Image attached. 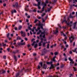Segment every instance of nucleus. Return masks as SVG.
I'll use <instances>...</instances> for the list:
<instances>
[{"instance_id": "nucleus-1", "label": "nucleus", "mask_w": 77, "mask_h": 77, "mask_svg": "<svg viewBox=\"0 0 77 77\" xmlns=\"http://www.w3.org/2000/svg\"><path fill=\"white\" fill-rule=\"evenodd\" d=\"M74 18V17L71 15V13L69 15V17L67 18V21H66V20H65L63 21V22L65 21V23H67V24L68 26H72L71 23H72V22L71 21L69 23H67V22H69V18Z\"/></svg>"}, {"instance_id": "nucleus-2", "label": "nucleus", "mask_w": 77, "mask_h": 77, "mask_svg": "<svg viewBox=\"0 0 77 77\" xmlns=\"http://www.w3.org/2000/svg\"><path fill=\"white\" fill-rule=\"evenodd\" d=\"M45 34H47L45 33V32H42L41 34L40 35V37L41 38L40 39L41 40V42L38 43L39 46H41L42 45V40H43V38L45 37Z\"/></svg>"}, {"instance_id": "nucleus-3", "label": "nucleus", "mask_w": 77, "mask_h": 77, "mask_svg": "<svg viewBox=\"0 0 77 77\" xmlns=\"http://www.w3.org/2000/svg\"><path fill=\"white\" fill-rule=\"evenodd\" d=\"M34 29H35L36 32H38L39 30H40V27H38L37 28V29H36V27H33V29L31 30L32 32H33V34H34V35H35V34H36V32H34Z\"/></svg>"}, {"instance_id": "nucleus-4", "label": "nucleus", "mask_w": 77, "mask_h": 77, "mask_svg": "<svg viewBox=\"0 0 77 77\" xmlns=\"http://www.w3.org/2000/svg\"><path fill=\"white\" fill-rule=\"evenodd\" d=\"M74 36L73 35H72L70 37H69V40L70 42H72L73 40H74Z\"/></svg>"}, {"instance_id": "nucleus-5", "label": "nucleus", "mask_w": 77, "mask_h": 77, "mask_svg": "<svg viewBox=\"0 0 77 77\" xmlns=\"http://www.w3.org/2000/svg\"><path fill=\"white\" fill-rule=\"evenodd\" d=\"M36 26H39L40 27V28L42 29H43V27L42 26H43V24H41L40 23H38V24H36Z\"/></svg>"}, {"instance_id": "nucleus-6", "label": "nucleus", "mask_w": 77, "mask_h": 77, "mask_svg": "<svg viewBox=\"0 0 77 77\" xmlns=\"http://www.w3.org/2000/svg\"><path fill=\"white\" fill-rule=\"evenodd\" d=\"M47 52V50L45 49V48H44L43 51L42 52V56H43L44 54H45V53Z\"/></svg>"}, {"instance_id": "nucleus-7", "label": "nucleus", "mask_w": 77, "mask_h": 77, "mask_svg": "<svg viewBox=\"0 0 77 77\" xmlns=\"http://www.w3.org/2000/svg\"><path fill=\"white\" fill-rule=\"evenodd\" d=\"M40 5H41V2H38V4L37 5V6L38 7V9H41V7L39 6H40Z\"/></svg>"}, {"instance_id": "nucleus-8", "label": "nucleus", "mask_w": 77, "mask_h": 77, "mask_svg": "<svg viewBox=\"0 0 77 77\" xmlns=\"http://www.w3.org/2000/svg\"><path fill=\"white\" fill-rule=\"evenodd\" d=\"M44 6L43 7L41 11L42 12H44V8H45V6H46V4L45 3L44 4Z\"/></svg>"}, {"instance_id": "nucleus-9", "label": "nucleus", "mask_w": 77, "mask_h": 77, "mask_svg": "<svg viewBox=\"0 0 77 77\" xmlns=\"http://www.w3.org/2000/svg\"><path fill=\"white\" fill-rule=\"evenodd\" d=\"M69 60L70 61V62H72V63H74V62L73 61V60L71 59V57L69 58Z\"/></svg>"}, {"instance_id": "nucleus-10", "label": "nucleus", "mask_w": 77, "mask_h": 77, "mask_svg": "<svg viewBox=\"0 0 77 77\" xmlns=\"http://www.w3.org/2000/svg\"><path fill=\"white\" fill-rule=\"evenodd\" d=\"M23 71L21 70L20 72H19V73H17L16 75V77H18L19 75H20V72H21Z\"/></svg>"}, {"instance_id": "nucleus-11", "label": "nucleus", "mask_w": 77, "mask_h": 77, "mask_svg": "<svg viewBox=\"0 0 77 77\" xmlns=\"http://www.w3.org/2000/svg\"><path fill=\"white\" fill-rule=\"evenodd\" d=\"M47 42H42V45H43V47H45V44H47Z\"/></svg>"}, {"instance_id": "nucleus-12", "label": "nucleus", "mask_w": 77, "mask_h": 77, "mask_svg": "<svg viewBox=\"0 0 77 77\" xmlns=\"http://www.w3.org/2000/svg\"><path fill=\"white\" fill-rule=\"evenodd\" d=\"M76 24H77V22H75L74 23V25L73 27V29H75V26H76Z\"/></svg>"}, {"instance_id": "nucleus-13", "label": "nucleus", "mask_w": 77, "mask_h": 77, "mask_svg": "<svg viewBox=\"0 0 77 77\" xmlns=\"http://www.w3.org/2000/svg\"><path fill=\"white\" fill-rule=\"evenodd\" d=\"M18 6V3L17 2L16 3L15 5H13V6L14 7H17V6Z\"/></svg>"}, {"instance_id": "nucleus-14", "label": "nucleus", "mask_w": 77, "mask_h": 77, "mask_svg": "<svg viewBox=\"0 0 77 77\" xmlns=\"http://www.w3.org/2000/svg\"><path fill=\"white\" fill-rule=\"evenodd\" d=\"M7 37L9 38V40H10L11 39V38L9 37V33H8V34H7Z\"/></svg>"}, {"instance_id": "nucleus-15", "label": "nucleus", "mask_w": 77, "mask_h": 77, "mask_svg": "<svg viewBox=\"0 0 77 77\" xmlns=\"http://www.w3.org/2000/svg\"><path fill=\"white\" fill-rule=\"evenodd\" d=\"M28 6H27L25 8V10L26 11H28L29 10L28 9Z\"/></svg>"}, {"instance_id": "nucleus-16", "label": "nucleus", "mask_w": 77, "mask_h": 77, "mask_svg": "<svg viewBox=\"0 0 77 77\" xmlns=\"http://www.w3.org/2000/svg\"><path fill=\"white\" fill-rule=\"evenodd\" d=\"M21 40V37H20L18 36H17V40Z\"/></svg>"}, {"instance_id": "nucleus-17", "label": "nucleus", "mask_w": 77, "mask_h": 77, "mask_svg": "<svg viewBox=\"0 0 77 77\" xmlns=\"http://www.w3.org/2000/svg\"><path fill=\"white\" fill-rule=\"evenodd\" d=\"M56 56H54V57L53 58H52V60H53V61L54 62H55V61H56L55 60V58H56Z\"/></svg>"}, {"instance_id": "nucleus-18", "label": "nucleus", "mask_w": 77, "mask_h": 77, "mask_svg": "<svg viewBox=\"0 0 77 77\" xmlns=\"http://www.w3.org/2000/svg\"><path fill=\"white\" fill-rule=\"evenodd\" d=\"M41 32V30H39L38 32H37V35H39V34H40Z\"/></svg>"}, {"instance_id": "nucleus-19", "label": "nucleus", "mask_w": 77, "mask_h": 77, "mask_svg": "<svg viewBox=\"0 0 77 77\" xmlns=\"http://www.w3.org/2000/svg\"><path fill=\"white\" fill-rule=\"evenodd\" d=\"M53 62L52 61H51L50 62H47V64H48V65H49V64H51Z\"/></svg>"}, {"instance_id": "nucleus-20", "label": "nucleus", "mask_w": 77, "mask_h": 77, "mask_svg": "<svg viewBox=\"0 0 77 77\" xmlns=\"http://www.w3.org/2000/svg\"><path fill=\"white\" fill-rule=\"evenodd\" d=\"M69 63L70 66H72L73 65V64H74V63H72V62H70Z\"/></svg>"}, {"instance_id": "nucleus-21", "label": "nucleus", "mask_w": 77, "mask_h": 77, "mask_svg": "<svg viewBox=\"0 0 77 77\" xmlns=\"http://www.w3.org/2000/svg\"><path fill=\"white\" fill-rule=\"evenodd\" d=\"M58 33V31H57V29H56V30L55 31V32H54L55 34H56Z\"/></svg>"}, {"instance_id": "nucleus-22", "label": "nucleus", "mask_w": 77, "mask_h": 77, "mask_svg": "<svg viewBox=\"0 0 77 77\" xmlns=\"http://www.w3.org/2000/svg\"><path fill=\"white\" fill-rule=\"evenodd\" d=\"M51 67H50L49 68V69H51V68H53V67H54V66H53V64H51Z\"/></svg>"}, {"instance_id": "nucleus-23", "label": "nucleus", "mask_w": 77, "mask_h": 77, "mask_svg": "<svg viewBox=\"0 0 77 77\" xmlns=\"http://www.w3.org/2000/svg\"><path fill=\"white\" fill-rule=\"evenodd\" d=\"M22 28V26H19L18 27V29L19 30H20Z\"/></svg>"}, {"instance_id": "nucleus-24", "label": "nucleus", "mask_w": 77, "mask_h": 77, "mask_svg": "<svg viewBox=\"0 0 77 77\" xmlns=\"http://www.w3.org/2000/svg\"><path fill=\"white\" fill-rule=\"evenodd\" d=\"M43 68L44 69H46L47 68V65L45 64H44Z\"/></svg>"}, {"instance_id": "nucleus-25", "label": "nucleus", "mask_w": 77, "mask_h": 77, "mask_svg": "<svg viewBox=\"0 0 77 77\" xmlns=\"http://www.w3.org/2000/svg\"><path fill=\"white\" fill-rule=\"evenodd\" d=\"M45 15V13H43L42 14H41L42 17H43Z\"/></svg>"}, {"instance_id": "nucleus-26", "label": "nucleus", "mask_w": 77, "mask_h": 77, "mask_svg": "<svg viewBox=\"0 0 77 77\" xmlns=\"http://www.w3.org/2000/svg\"><path fill=\"white\" fill-rule=\"evenodd\" d=\"M22 36L23 37H25L26 36V34L24 32L23 34H22Z\"/></svg>"}, {"instance_id": "nucleus-27", "label": "nucleus", "mask_w": 77, "mask_h": 77, "mask_svg": "<svg viewBox=\"0 0 77 77\" xmlns=\"http://www.w3.org/2000/svg\"><path fill=\"white\" fill-rule=\"evenodd\" d=\"M58 54V52H54V54L55 55V56H57V54Z\"/></svg>"}, {"instance_id": "nucleus-28", "label": "nucleus", "mask_w": 77, "mask_h": 77, "mask_svg": "<svg viewBox=\"0 0 77 77\" xmlns=\"http://www.w3.org/2000/svg\"><path fill=\"white\" fill-rule=\"evenodd\" d=\"M61 35H63V36H65V34H64V33H63V32H61Z\"/></svg>"}, {"instance_id": "nucleus-29", "label": "nucleus", "mask_w": 77, "mask_h": 77, "mask_svg": "<svg viewBox=\"0 0 77 77\" xmlns=\"http://www.w3.org/2000/svg\"><path fill=\"white\" fill-rule=\"evenodd\" d=\"M37 46H38V44H36L34 45V48H36L37 47Z\"/></svg>"}, {"instance_id": "nucleus-30", "label": "nucleus", "mask_w": 77, "mask_h": 77, "mask_svg": "<svg viewBox=\"0 0 77 77\" xmlns=\"http://www.w3.org/2000/svg\"><path fill=\"white\" fill-rule=\"evenodd\" d=\"M14 59L15 61H17V57L15 56H14Z\"/></svg>"}, {"instance_id": "nucleus-31", "label": "nucleus", "mask_w": 77, "mask_h": 77, "mask_svg": "<svg viewBox=\"0 0 77 77\" xmlns=\"http://www.w3.org/2000/svg\"><path fill=\"white\" fill-rule=\"evenodd\" d=\"M73 68L74 69V70L75 71H77V69H76L75 68L73 67Z\"/></svg>"}, {"instance_id": "nucleus-32", "label": "nucleus", "mask_w": 77, "mask_h": 77, "mask_svg": "<svg viewBox=\"0 0 77 77\" xmlns=\"http://www.w3.org/2000/svg\"><path fill=\"white\" fill-rule=\"evenodd\" d=\"M38 21V20L36 19L35 20V21H34V23H36V22H37V21Z\"/></svg>"}, {"instance_id": "nucleus-33", "label": "nucleus", "mask_w": 77, "mask_h": 77, "mask_svg": "<svg viewBox=\"0 0 77 77\" xmlns=\"http://www.w3.org/2000/svg\"><path fill=\"white\" fill-rule=\"evenodd\" d=\"M76 50H77V48H75L74 50L73 51L74 52H75V51H76Z\"/></svg>"}, {"instance_id": "nucleus-34", "label": "nucleus", "mask_w": 77, "mask_h": 77, "mask_svg": "<svg viewBox=\"0 0 77 77\" xmlns=\"http://www.w3.org/2000/svg\"><path fill=\"white\" fill-rule=\"evenodd\" d=\"M36 42H33V43L32 44V46H33L34 45V44H35V43Z\"/></svg>"}, {"instance_id": "nucleus-35", "label": "nucleus", "mask_w": 77, "mask_h": 77, "mask_svg": "<svg viewBox=\"0 0 77 77\" xmlns=\"http://www.w3.org/2000/svg\"><path fill=\"white\" fill-rule=\"evenodd\" d=\"M49 44H48L47 45V48H49Z\"/></svg>"}, {"instance_id": "nucleus-36", "label": "nucleus", "mask_w": 77, "mask_h": 77, "mask_svg": "<svg viewBox=\"0 0 77 77\" xmlns=\"http://www.w3.org/2000/svg\"><path fill=\"white\" fill-rule=\"evenodd\" d=\"M40 64L41 65V66H42V62L40 63Z\"/></svg>"}, {"instance_id": "nucleus-37", "label": "nucleus", "mask_w": 77, "mask_h": 77, "mask_svg": "<svg viewBox=\"0 0 77 77\" xmlns=\"http://www.w3.org/2000/svg\"><path fill=\"white\" fill-rule=\"evenodd\" d=\"M50 10H51V8H48V9L47 11H48V12H49Z\"/></svg>"}, {"instance_id": "nucleus-38", "label": "nucleus", "mask_w": 77, "mask_h": 77, "mask_svg": "<svg viewBox=\"0 0 77 77\" xmlns=\"http://www.w3.org/2000/svg\"><path fill=\"white\" fill-rule=\"evenodd\" d=\"M63 66H64V65L62 64V65H61V68H63Z\"/></svg>"}, {"instance_id": "nucleus-39", "label": "nucleus", "mask_w": 77, "mask_h": 77, "mask_svg": "<svg viewBox=\"0 0 77 77\" xmlns=\"http://www.w3.org/2000/svg\"><path fill=\"white\" fill-rule=\"evenodd\" d=\"M5 72H6V71L5 70H3L2 71V73L3 74H4V73H5Z\"/></svg>"}, {"instance_id": "nucleus-40", "label": "nucleus", "mask_w": 77, "mask_h": 77, "mask_svg": "<svg viewBox=\"0 0 77 77\" xmlns=\"http://www.w3.org/2000/svg\"><path fill=\"white\" fill-rule=\"evenodd\" d=\"M24 44H24V43H20V45H24Z\"/></svg>"}, {"instance_id": "nucleus-41", "label": "nucleus", "mask_w": 77, "mask_h": 77, "mask_svg": "<svg viewBox=\"0 0 77 77\" xmlns=\"http://www.w3.org/2000/svg\"><path fill=\"white\" fill-rule=\"evenodd\" d=\"M3 59H6V56H4L3 57Z\"/></svg>"}, {"instance_id": "nucleus-42", "label": "nucleus", "mask_w": 77, "mask_h": 77, "mask_svg": "<svg viewBox=\"0 0 77 77\" xmlns=\"http://www.w3.org/2000/svg\"><path fill=\"white\" fill-rule=\"evenodd\" d=\"M28 29L29 30H32V29H31V28H30V27H28Z\"/></svg>"}, {"instance_id": "nucleus-43", "label": "nucleus", "mask_w": 77, "mask_h": 77, "mask_svg": "<svg viewBox=\"0 0 77 77\" xmlns=\"http://www.w3.org/2000/svg\"><path fill=\"white\" fill-rule=\"evenodd\" d=\"M24 39L25 41H27L28 40L27 38H25Z\"/></svg>"}, {"instance_id": "nucleus-44", "label": "nucleus", "mask_w": 77, "mask_h": 77, "mask_svg": "<svg viewBox=\"0 0 77 77\" xmlns=\"http://www.w3.org/2000/svg\"><path fill=\"white\" fill-rule=\"evenodd\" d=\"M42 19L43 22H44V21H45V20H44V18H42Z\"/></svg>"}, {"instance_id": "nucleus-45", "label": "nucleus", "mask_w": 77, "mask_h": 77, "mask_svg": "<svg viewBox=\"0 0 77 77\" xmlns=\"http://www.w3.org/2000/svg\"><path fill=\"white\" fill-rule=\"evenodd\" d=\"M75 14V12H74V11H73L72 12V15H74V14Z\"/></svg>"}, {"instance_id": "nucleus-46", "label": "nucleus", "mask_w": 77, "mask_h": 77, "mask_svg": "<svg viewBox=\"0 0 77 77\" xmlns=\"http://www.w3.org/2000/svg\"><path fill=\"white\" fill-rule=\"evenodd\" d=\"M14 29L16 30H17V27H15Z\"/></svg>"}, {"instance_id": "nucleus-47", "label": "nucleus", "mask_w": 77, "mask_h": 77, "mask_svg": "<svg viewBox=\"0 0 77 77\" xmlns=\"http://www.w3.org/2000/svg\"><path fill=\"white\" fill-rule=\"evenodd\" d=\"M40 66H38V69H40Z\"/></svg>"}, {"instance_id": "nucleus-48", "label": "nucleus", "mask_w": 77, "mask_h": 77, "mask_svg": "<svg viewBox=\"0 0 77 77\" xmlns=\"http://www.w3.org/2000/svg\"><path fill=\"white\" fill-rule=\"evenodd\" d=\"M72 51H70L69 52V54H72Z\"/></svg>"}, {"instance_id": "nucleus-49", "label": "nucleus", "mask_w": 77, "mask_h": 77, "mask_svg": "<svg viewBox=\"0 0 77 77\" xmlns=\"http://www.w3.org/2000/svg\"><path fill=\"white\" fill-rule=\"evenodd\" d=\"M33 56H36V53H33Z\"/></svg>"}, {"instance_id": "nucleus-50", "label": "nucleus", "mask_w": 77, "mask_h": 77, "mask_svg": "<svg viewBox=\"0 0 77 77\" xmlns=\"http://www.w3.org/2000/svg\"><path fill=\"white\" fill-rule=\"evenodd\" d=\"M65 46L66 47H68V45L66 44V45Z\"/></svg>"}, {"instance_id": "nucleus-51", "label": "nucleus", "mask_w": 77, "mask_h": 77, "mask_svg": "<svg viewBox=\"0 0 77 77\" xmlns=\"http://www.w3.org/2000/svg\"><path fill=\"white\" fill-rule=\"evenodd\" d=\"M7 50L9 52V50H10V49L9 48H7Z\"/></svg>"}, {"instance_id": "nucleus-52", "label": "nucleus", "mask_w": 77, "mask_h": 77, "mask_svg": "<svg viewBox=\"0 0 77 77\" xmlns=\"http://www.w3.org/2000/svg\"><path fill=\"white\" fill-rule=\"evenodd\" d=\"M17 12V11H16V10H14V13H15V12Z\"/></svg>"}, {"instance_id": "nucleus-53", "label": "nucleus", "mask_w": 77, "mask_h": 77, "mask_svg": "<svg viewBox=\"0 0 77 77\" xmlns=\"http://www.w3.org/2000/svg\"><path fill=\"white\" fill-rule=\"evenodd\" d=\"M33 5L34 6H37V5H36V4H33Z\"/></svg>"}, {"instance_id": "nucleus-54", "label": "nucleus", "mask_w": 77, "mask_h": 77, "mask_svg": "<svg viewBox=\"0 0 77 77\" xmlns=\"http://www.w3.org/2000/svg\"><path fill=\"white\" fill-rule=\"evenodd\" d=\"M66 48H64L63 51H65V50H66Z\"/></svg>"}, {"instance_id": "nucleus-55", "label": "nucleus", "mask_w": 77, "mask_h": 77, "mask_svg": "<svg viewBox=\"0 0 77 77\" xmlns=\"http://www.w3.org/2000/svg\"><path fill=\"white\" fill-rule=\"evenodd\" d=\"M77 63H74V65L75 66H76L77 65Z\"/></svg>"}, {"instance_id": "nucleus-56", "label": "nucleus", "mask_w": 77, "mask_h": 77, "mask_svg": "<svg viewBox=\"0 0 77 77\" xmlns=\"http://www.w3.org/2000/svg\"><path fill=\"white\" fill-rule=\"evenodd\" d=\"M45 3H48V1L46 0L45 2Z\"/></svg>"}, {"instance_id": "nucleus-57", "label": "nucleus", "mask_w": 77, "mask_h": 77, "mask_svg": "<svg viewBox=\"0 0 77 77\" xmlns=\"http://www.w3.org/2000/svg\"><path fill=\"white\" fill-rule=\"evenodd\" d=\"M28 47H30V45L29 44H28L27 45Z\"/></svg>"}, {"instance_id": "nucleus-58", "label": "nucleus", "mask_w": 77, "mask_h": 77, "mask_svg": "<svg viewBox=\"0 0 77 77\" xmlns=\"http://www.w3.org/2000/svg\"><path fill=\"white\" fill-rule=\"evenodd\" d=\"M33 12H36V10L35 9H34L33 10Z\"/></svg>"}, {"instance_id": "nucleus-59", "label": "nucleus", "mask_w": 77, "mask_h": 77, "mask_svg": "<svg viewBox=\"0 0 77 77\" xmlns=\"http://www.w3.org/2000/svg\"><path fill=\"white\" fill-rule=\"evenodd\" d=\"M6 44H4L3 45V47H5L6 46Z\"/></svg>"}, {"instance_id": "nucleus-60", "label": "nucleus", "mask_w": 77, "mask_h": 77, "mask_svg": "<svg viewBox=\"0 0 77 77\" xmlns=\"http://www.w3.org/2000/svg\"><path fill=\"white\" fill-rule=\"evenodd\" d=\"M6 4H3V6H6Z\"/></svg>"}, {"instance_id": "nucleus-61", "label": "nucleus", "mask_w": 77, "mask_h": 77, "mask_svg": "<svg viewBox=\"0 0 77 77\" xmlns=\"http://www.w3.org/2000/svg\"><path fill=\"white\" fill-rule=\"evenodd\" d=\"M27 35H28V36H29V35H30V33H29L28 32V33H27Z\"/></svg>"}, {"instance_id": "nucleus-62", "label": "nucleus", "mask_w": 77, "mask_h": 77, "mask_svg": "<svg viewBox=\"0 0 77 77\" xmlns=\"http://www.w3.org/2000/svg\"><path fill=\"white\" fill-rule=\"evenodd\" d=\"M30 35H32V32L30 31Z\"/></svg>"}, {"instance_id": "nucleus-63", "label": "nucleus", "mask_w": 77, "mask_h": 77, "mask_svg": "<svg viewBox=\"0 0 77 77\" xmlns=\"http://www.w3.org/2000/svg\"><path fill=\"white\" fill-rule=\"evenodd\" d=\"M70 76H71L72 77L73 75L72 74H70Z\"/></svg>"}, {"instance_id": "nucleus-64", "label": "nucleus", "mask_w": 77, "mask_h": 77, "mask_svg": "<svg viewBox=\"0 0 77 77\" xmlns=\"http://www.w3.org/2000/svg\"><path fill=\"white\" fill-rule=\"evenodd\" d=\"M26 22H29V20L28 19H26Z\"/></svg>"}]
</instances>
